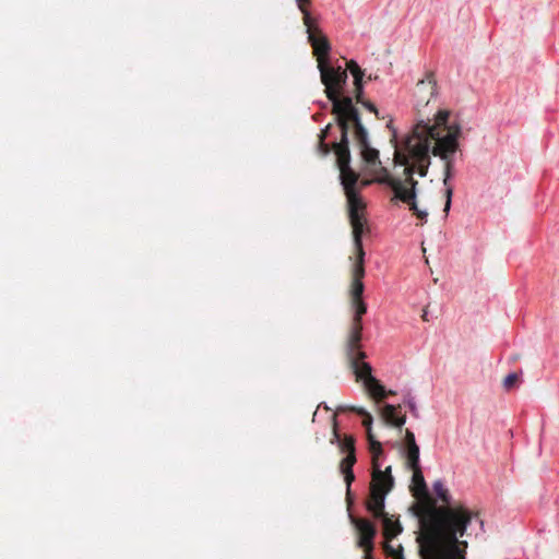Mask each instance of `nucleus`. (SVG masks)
<instances>
[{
	"label": "nucleus",
	"instance_id": "nucleus-7",
	"mask_svg": "<svg viewBox=\"0 0 559 559\" xmlns=\"http://www.w3.org/2000/svg\"><path fill=\"white\" fill-rule=\"evenodd\" d=\"M394 487V478L391 475V466L384 471L371 474L369 493L365 501L368 513L373 518L383 516L385 511V497Z\"/></svg>",
	"mask_w": 559,
	"mask_h": 559
},
{
	"label": "nucleus",
	"instance_id": "nucleus-19",
	"mask_svg": "<svg viewBox=\"0 0 559 559\" xmlns=\"http://www.w3.org/2000/svg\"><path fill=\"white\" fill-rule=\"evenodd\" d=\"M437 82L435 80V76L432 73H429L426 78V80H421L417 84V88L420 91L423 88L429 87L430 94L433 95L436 91Z\"/></svg>",
	"mask_w": 559,
	"mask_h": 559
},
{
	"label": "nucleus",
	"instance_id": "nucleus-28",
	"mask_svg": "<svg viewBox=\"0 0 559 559\" xmlns=\"http://www.w3.org/2000/svg\"><path fill=\"white\" fill-rule=\"evenodd\" d=\"M364 559H373L372 558V552H369V554L365 552Z\"/></svg>",
	"mask_w": 559,
	"mask_h": 559
},
{
	"label": "nucleus",
	"instance_id": "nucleus-16",
	"mask_svg": "<svg viewBox=\"0 0 559 559\" xmlns=\"http://www.w3.org/2000/svg\"><path fill=\"white\" fill-rule=\"evenodd\" d=\"M337 412H352L362 416V426L366 428L367 438L372 433V416L364 407L360 406H340Z\"/></svg>",
	"mask_w": 559,
	"mask_h": 559
},
{
	"label": "nucleus",
	"instance_id": "nucleus-11",
	"mask_svg": "<svg viewBox=\"0 0 559 559\" xmlns=\"http://www.w3.org/2000/svg\"><path fill=\"white\" fill-rule=\"evenodd\" d=\"M376 520H380L382 524V535L384 537L382 548L384 555L391 559H404L402 545H392V540L403 532L399 519L385 512L383 516L376 518Z\"/></svg>",
	"mask_w": 559,
	"mask_h": 559
},
{
	"label": "nucleus",
	"instance_id": "nucleus-1",
	"mask_svg": "<svg viewBox=\"0 0 559 559\" xmlns=\"http://www.w3.org/2000/svg\"><path fill=\"white\" fill-rule=\"evenodd\" d=\"M413 471L411 491L419 500L417 537L421 559H465L467 542L459 540L466 531L467 513L462 509L438 507L428 491L420 467Z\"/></svg>",
	"mask_w": 559,
	"mask_h": 559
},
{
	"label": "nucleus",
	"instance_id": "nucleus-10",
	"mask_svg": "<svg viewBox=\"0 0 559 559\" xmlns=\"http://www.w3.org/2000/svg\"><path fill=\"white\" fill-rule=\"evenodd\" d=\"M331 443H337L340 451L346 453V456L340 463V472L344 475L347 492H349L350 485L355 480L353 466L357 461L355 438L350 435H345L343 438L341 437L337 431V423L335 417L333 419V438L331 439Z\"/></svg>",
	"mask_w": 559,
	"mask_h": 559
},
{
	"label": "nucleus",
	"instance_id": "nucleus-3",
	"mask_svg": "<svg viewBox=\"0 0 559 559\" xmlns=\"http://www.w3.org/2000/svg\"><path fill=\"white\" fill-rule=\"evenodd\" d=\"M321 81L325 86V94L332 102V114L341 131L340 142H332V145L325 143L332 123H329L319 135V151L322 155H328L331 150L336 157L350 155L348 145L349 119L359 115L349 96H342L344 85L347 80V72L341 66L333 67L330 63L319 67Z\"/></svg>",
	"mask_w": 559,
	"mask_h": 559
},
{
	"label": "nucleus",
	"instance_id": "nucleus-20",
	"mask_svg": "<svg viewBox=\"0 0 559 559\" xmlns=\"http://www.w3.org/2000/svg\"><path fill=\"white\" fill-rule=\"evenodd\" d=\"M364 76L365 75L354 76V93L357 102H360V97L362 96L364 93Z\"/></svg>",
	"mask_w": 559,
	"mask_h": 559
},
{
	"label": "nucleus",
	"instance_id": "nucleus-23",
	"mask_svg": "<svg viewBox=\"0 0 559 559\" xmlns=\"http://www.w3.org/2000/svg\"><path fill=\"white\" fill-rule=\"evenodd\" d=\"M404 404L409 408V412L412 413V415L414 417H419V412H418V408L416 406V402L414 400V397L411 395V394H407L404 399Z\"/></svg>",
	"mask_w": 559,
	"mask_h": 559
},
{
	"label": "nucleus",
	"instance_id": "nucleus-27",
	"mask_svg": "<svg viewBox=\"0 0 559 559\" xmlns=\"http://www.w3.org/2000/svg\"><path fill=\"white\" fill-rule=\"evenodd\" d=\"M371 181L370 180H359L358 179V182H357V186H356V189H357V193L358 195L360 197V190L362 188H365L366 186H368Z\"/></svg>",
	"mask_w": 559,
	"mask_h": 559
},
{
	"label": "nucleus",
	"instance_id": "nucleus-17",
	"mask_svg": "<svg viewBox=\"0 0 559 559\" xmlns=\"http://www.w3.org/2000/svg\"><path fill=\"white\" fill-rule=\"evenodd\" d=\"M367 440L369 443V451L371 453L372 473H376L377 471H381L379 457L383 454L382 444L376 440L373 435H370Z\"/></svg>",
	"mask_w": 559,
	"mask_h": 559
},
{
	"label": "nucleus",
	"instance_id": "nucleus-31",
	"mask_svg": "<svg viewBox=\"0 0 559 559\" xmlns=\"http://www.w3.org/2000/svg\"><path fill=\"white\" fill-rule=\"evenodd\" d=\"M386 393H388V396H389V395H394V394H395V392H394V391H391V390H390V391H386Z\"/></svg>",
	"mask_w": 559,
	"mask_h": 559
},
{
	"label": "nucleus",
	"instance_id": "nucleus-2",
	"mask_svg": "<svg viewBox=\"0 0 559 559\" xmlns=\"http://www.w3.org/2000/svg\"><path fill=\"white\" fill-rule=\"evenodd\" d=\"M449 110H439L433 124L424 121L418 122L405 139L404 151L397 148L396 131L392 127V121L386 126L392 131L390 141L395 147V164L406 167L414 166V173L417 171L420 177H425L430 165V153L444 160L443 185L447 189L443 211L445 214L450 211L453 195V188L449 185L453 167L450 155L457 151V140L461 135V126L456 122L449 123Z\"/></svg>",
	"mask_w": 559,
	"mask_h": 559
},
{
	"label": "nucleus",
	"instance_id": "nucleus-21",
	"mask_svg": "<svg viewBox=\"0 0 559 559\" xmlns=\"http://www.w3.org/2000/svg\"><path fill=\"white\" fill-rule=\"evenodd\" d=\"M346 71L348 70L350 72V74L354 76L356 75H365V71L359 67V64L354 61V60H349L346 62Z\"/></svg>",
	"mask_w": 559,
	"mask_h": 559
},
{
	"label": "nucleus",
	"instance_id": "nucleus-29",
	"mask_svg": "<svg viewBox=\"0 0 559 559\" xmlns=\"http://www.w3.org/2000/svg\"><path fill=\"white\" fill-rule=\"evenodd\" d=\"M421 318H423L424 321H428L427 311L426 310H424V313H423Z\"/></svg>",
	"mask_w": 559,
	"mask_h": 559
},
{
	"label": "nucleus",
	"instance_id": "nucleus-13",
	"mask_svg": "<svg viewBox=\"0 0 559 559\" xmlns=\"http://www.w3.org/2000/svg\"><path fill=\"white\" fill-rule=\"evenodd\" d=\"M350 521L358 532L357 546L364 552H372L374 549L376 525L368 519L350 516Z\"/></svg>",
	"mask_w": 559,
	"mask_h": 559
},
{
	"label": "nucleus",
	"instance_id": "nucleus-26",
	"mask_svg": "<svg viewBox=\"0 0 559 559\" xmlns=\"http://www.w3.org/2000/svg\"><path fill=\"white\" fill-rule=\"evenodd\" d=\"M364 107H366L369 111L371 112H374L376 116H378V109L377 107L374 106L373 103L369 102V100H362L360 98V102H359Z\"/></svg>",
	"mask_w": 559,
	"mask_h": 559
},
{
	"label": "nucleus",
	"instance_id": "nucleus-24",
	"mask_svg": "<svg viewBox=\"0 0 559 559\" xmlns=\"http://www.w3.org/2000/svg\"><path fill=\"white\" fill-rule=\"evenodd\" d=\"M519 381L518 373H510L503 380V388L506 390H510L514 386V384Z\"/></svg>",
	"mask_w": 559,
	"mask_h": 559
},
{
	"label": "nucleus",
	"instance_id": "nucleus-12",
	"mask_svg": "<svg viewBox=\"0 0 559 559\" xmlns=\"http://www.w3.org/2000/svg\"><path fill=\"white\" fill-rule=\"evenodd\" d=\"M353 123L354 127V138L360 150V155L366 164L370 167L380 166L381 162L379 158V151L371 147L368 131L364 127L360 115H357L349 119V124Z\"/></svg>",
	"mask_w": 559,
	"mask_h": 559
},
{
	"label": "nucleus",
	"instance_id": "nucleus-9",
	"mask_svg": "<svg viewBox=\"0 0 559 559\" xmlns=\"http://www.w3.org/2000/svg\"><path fill=\"white\" fill-rule=\"evenodd\" d=\"M350 368L355 373L357 381H362L365 389L376 401H383L388 397L385 388L380 383L378 379L372 376V367L370 364L365 362L366 357H356V355H346Z\"/></svg>",
	"mask_w": 559,
	"mask_h": 559
},
{
	"label": "nucleus",
	"instance_id": "nucleus-4",
	"mask_svg": "<svg viewBox=\"0 0 559 559\" xmlns=\"http://www.w3.org/2000/svg\"><path fill=\"white\" fill-rule=\"evenodd\" d=\"M336 164L340 169V180L347 200L348 218L352 226L353 243L355 257H349L353 261L350 270H365V250L362 246V236L369 233L365 217L366 203L357 193L358 174L350 167V155L336 157Z\"/></svg>",
	"mask_w": 559,
	"mask_h": 559
},
{
	"label": "nucleus",
	"instance_id": "nucleus-8",
	"mask_svg": "<svg viewBox=\"0 0 559 559\" xmlns=\"http://www.w3.org/2000/svg\"><path fill=\"white\" fill-rule=\"evenodd\" d=\"M298 9L302 13V22L306 26L308 40L313 49V55L318 61V68L328 62V57L331 51V45L328 37L322 33L320 27L317 24V20L311 15L309 11V5L311 4V0H307L306 2H296Z\"/></svg>",
	"mask_w": 559,
	"mask_h": 559
},
{
	"label": "nucleus",
	"instance_id": "nucleus-6",
	"mask_svg": "<svg viewBox=\"0 0 559 559\" xmlns=\"http://www.w3.org/2000/svg\"><path fill=\"white\" fill-rule=\"evenodd\" d=\"M404 167V175L406 176L404 182L401 179L393 178L384 167H380L382 177L378 178L376 181L388 185L394 191L395 198L401 200L403 203H406L409 206V210L420 221L425 222L428 213L426 211L419 210L415 200L416 187L418 182L413 178L414 166Z\"/></svg>",
	"mask_w": 559,
	"mask_h": 559
},
{
	"label": "nucleus",
	"instance_id": "nucleus-32",
	"mask_svg": "<svg viewBox=\"0 0 559 559\" xmlns=\"http://www.w3.org/2000/svg\"><path fill=\"white\" fill-rule=\"evenodd\" d=\"M307 0H296V2H306Z\"/></svg>",
	"mask_w": 559,
	"mask_h": 559
},
{
	"label": "nucleus",
	"instance_id": "nucleus-18",
	"mask_svg": "<svg viewBox=\"0 0 559 559\" xmlns=\"http://www.w3.org/2000/svg\"><path fill=\"white\" fill-rule=\"evenodd\" d=\"M406 464L408 468L420 467L419 465V447L413 444L406 448Z\"/></svg>",
	"mask_w": 559,
	"mask_h": 559
},
{
	"label": "nucleus",
	"instance_id": "nucleus-5",
	"mask_svg": "<svg viewBox=\"0 0 559 559\" xmlns=\"http://www.w3.org/2000/svg\"><path fill=\"white\" fill-rule=\"evenodd\" d=\"M365 274L366 271L360 267L350 270L352 281L348 288V297L353 318L345 338V353L346 355H356V357H367L366 353L361 349L362 317L367 313V304L362 298L365 290L362 280Z\"/></svg>",
	"mask_w": 559,
	"mask_h": 559
},
{
	"label": "nucleus",
	"instance_id": "nucleus-30",
	"mask_svg": "<svg viewBox=\"0 0 559 559\" xmlns=\"http://www.w3.org/2000/svg\"><path fill=\"white\" fill-rule=\"evenodd\" d=\"M377 79H378V76H377V75H374V76H373V75H371V74H370V75L368 76V80H377Z\"/></svg>",
	"mask_w": 559,
	"mask_h": 559
},
{
	"label": "nucleus",
	"instance_id": "nucleus-15",
	"mask_svg": "<svg viewBox=\"0 0 559 559\" xmlns=\"http://www.w3.org/2000/svg\"><path fill=\"white\" fill-rule=\"evenodd\" d=\"M401 405L385 404L381 409V417L386 425L402 429L406 423L405 415H399Z\"/></svg>",
	"mask_w": 559,
	"mask_h": 559
},
{
	"label": "nucleus",
	"instance_id": "nucleus-25",
	"mask_svg": "<svg viewBox=\"0 0 559 559\" xmlns=\"http://www.w3.org/2000/svg\"><path fill=\"white\" fill-rule=\"evenodd\" d=\"M413 444H417L416 440H415V435L411 430L406 429L405 430V447L406 448L412 447Z\"/></svg>",
	"mask_w": 559,
	"mask_h": 559
},
{
	"label": "nucleus",
	"instance_id": "nucleus-22",
	"mask_svg": "<svg viewBox=\"0 0 559 559\" xmlns=\"http://www.w3.org/2000/svg\"><path fill=\"white\" fill-rule=\"evenodd\" d=\"M346 71L348 70L350 72V74L354 76L356 75H365V71L359 67V64L354 61V60H349L346 62Z\"/></svg>",
	"mask_w": 559,
	"mask_h": 559
},
{
	"label": "nucleus",
	"instance_id": "nucleus-14",
	"mask_svg": "<svg viewBox=\"0 0 559 559\" xmlns=\"http://www.w3.org/2000/svg\"><path fill=\"white\" fill-rule=\"evenodd\" d=\"M433 491L436 493V496L442 501L443 506L442 507H450V508H453V509H462L463 511H465L467 513V516H468V520L466 521V526L471 523L472 519L474 515H476L473 511L468 510L466 507H464L463 504H452L451 503V496L449 493V490L445 488L444 484L442 480H436L433 483Z\"/></svg>",
	"mask_w": 559,
	"mask_h": 559
}]
</instances>
